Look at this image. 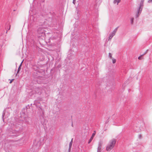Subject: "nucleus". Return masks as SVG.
Masks as SVG:
<instances>
[{"label": "nucleus", "mask_w": 152, "mask_h": 152, "mask_svg": "<svg viewBox=\"0 0 152 152\" xmlns=\"http://www.w3.org/2000/svg\"><path fill=\"white\" fill-rule=\"evenodd\" d=\"M133 20V19H132V22Z\"/></svg>", "instance_id": "obj_16"}, {"label": "nucleus", "mask_w": 152, "mask_h": 152, "mask_svg": "<svg viewBox=\"0 0 152 152\" xmlns=\"http://www.w3.org/2000/svg\"><path fill=\"white\" fill-rule=\"evenodd\" d=\"M116 31V30H115L113 31L112 33H111V34H110L109 37V40H110L112 39L113 37L115 35Z\"/></svg>", "instance_id": "obj_3"}, {"label": "nucleus", "mask_w": 152, "mask_h": 152, "mask_svg": "<svg viewBox=\"0 0 152 152\" xmlns=\"http://www.w3.org/2000/svg\"><path fill=\"white\" fill-rule=\"evenodd\" d=\"M14 79H12L11 80H10V83L11 84L12 83V81L14 80Z\"/></svg>", "instance_id": "obj_14"}, {"label": "nucleus", "mask_w": 152, "mask_h": 152, "mask_svg": "<svg viewBox=\"0 0 152 152\" xmlns=\"http://www.w3.org/2000/svg\"><path fill=\"white\" fill-rule=\"evenodd\" d=\"M148 2L150 3L151 2H152V0H149L148 1Z\"/></svg>", "instance_id": "obj_15"}, {"label": "nucleus", "mask_w": 152, "mask_h": 152, "mask_svg": "<svg viewBox=\"0 0 152 152\" xmlns=\"http://www.w3.org/2000/svg\"><path fill=\"white\" fill-rule=\"evenodd\" d=\"M116 142L115 139L112 138L108 141L106 147V150L107 151H110L115 146Z\"/></svg>", "instance_id": "obj_1"}, {"label": "nucleus", "mask_w": 152, "mask_h": 152, "mask_svg": "<svg viewBox=\"0 0 152 152\" xmlns=\"http://www.w3.org/2000/svg\"><path fill=\"white\" fill-rule=\"evenodd\" d=\"M21 64H22V63L20 64V65L19 68H18V72H17V73H18V72H19L20 69V66H21Z\"/></svg>", "instance_id": "obj_11"}, {"label": "nucleus", "mask_w": 152, "mask_h": 152, "mask_svg": "<svg viewBox=\"0 0 152 152\" xmlns=\"http://www.w3.org/2000/svg\"><path fill=\"white\" fill-rule=\"evenodd\" d=\"M109 56L110 57V58H113L112 57V54H111V53H109Z\"/></svg>", "instance_id": "obj_12"}, {"label": "nucleus", "mask_w": 152, "mask_h": 152, "mask_svg": "<svg viewBox=\"0 0 152 152\" xmlns=\"http://www.w3.org/2000/svg\"><path fill=\"white\" fill-rule=\"evenodd\" d=\"M103 144V141L102 140H100L98 143V147H102Z\"/></svg>", "instance_id": "obj_5"}, {"label": "nucleus", "mask_w": 152, "mask_h": 152, "mask_svg": "<svg viewBox=\"0 0 152 152\" xmlns=\"http://www.w3.org/2000/svg\"><path fill=\"white\" fill-rule=\"evenodd\" d=\"M121 1V0H114L113 3L114 4L118 5Z\"/></svg>", "instance_id": "obj_4"}, {"label": "nucleus", "mask_w": 152, "mask_h": 152, "mask_svg": "<svg viewBox=\"0 0 152 152\" xmlns=\"http://www.w3.org/2000/svg\"><path fill=\"white\" fill-rule=\"evenodd\" d=\"M37 32L38 34H41V36H42V35L45 34L44 30L41 28H39L37 30Z\"/></svg>", "instance_id": "obj_2"}, {"label": "nucleus", "mask_w": 152, "mask_h": 152, "mask_svg": "<svg viewBox=\"0 0 152 152\" xmlns=\"http://www.w3.org/2000/svg\"><path fill=\"white\" fill-rule=\"evenodd\" d=\"M72 142H73V139H72L69 143V148H71V147L72 146Z\"/></svg>", "instance_id": "obj_8"}, {"label": "nucleus", "mask_w": 152, "mask_h": 152, "mask_svg": "<svg viewBox=\"0 0 152 152\" xmlns=\"http://www.w3.org/2000/svg\"><path fill=\"white\" fill-rule=\"evenodd\" d=\"M96 132L95 131H94V133L92 134V135L91 137V138L92 139H93L94 137L95 136V135L96 134Z\"/></svg>", "instance_id": "obj_7"}, {"label": "nucleus", "mask_w": 152, "mask_h": 152, "mask_svg": "<svg viewBox=\"0 0 152 152\" xmlns=\"http://www.w3.org/2000/svg\"><path fill=\"white\" fill-rule=\"evenodd\" d=\"M144 55H141L140 56H139L138 58V59L139 60H141L142 59V56Z\"/></svg>", "instance_id": "obj_10"}, {"label": "nucleus", "mask_w": 152, "mask_h": 152, "mask_svg": "<svg viewBox=\"0 0 152 152\" xmlns=\"http://www.w3.org/2000/svg\"><path fill=\"white\" fill-rule=\"evenodd\" d=\"M102 150V147H98L97 152H101Z\"/></svg>", "instance_id": "obj_6"}, {"label": "nucleus", "mask_w": 152, "mask_h": 152, "mask_svg": "<svg viewBox=\"0 0 152 152\" xmlns=\"http://www.w3.org/2000/svg\"><path fill=\"white\" fill-rule=\"evenodd\" d=\"M93 139H92L91 137L90 139L88 141V143H89Z\"/></svg>", "instance_id": "obj_13"}, {"label": "nucleus", "mask_w": 152, "mask_h": 152, "mask_svg": "<svg viewBox=\"0 0 152 152\" xmlns=\"http://www.w3.org/2000/svg\"><path fill=\"white\" fill-rule=\"evenodd\" d=\"M112 59V62H113V64H115V63L116 62V60L115 59V58H113Z\"/></svg>", "instance_id": "obj_9"}]
</instances>
